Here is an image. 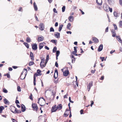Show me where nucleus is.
<instances>
[{
  "mask_svg": "<svg viewBox=\"0 0 122 122\" xmlns=\"http://www.w3.org/2000/svg\"><path fill=\"white\" fill-rule=\"evenodd\" d=\"M32 106L33 109L37 111L38 109V107L36 104L33 103L32 104Z\"/></svg>",
  "mask_w": 122,
  "mask_h": 122,
  "instance_id": "nucleus-4",
  "label": "nucleus"
},
{
  "mask_svg": "<svg viewBox=\"0 0 122 122\" xmlns=\"http://www.w3.org/2000/svg\"><path fill=\"white\" fill-rule=\"evenodd\" d=\"M4 103L6 104H9V101L6 98H5L4 99Z\"/></svg>",
  "mask_w": 122,
  "mask_h": 122,
  "instance_id": "nucleus-25",
  "label": "nucleus"
},
{
  "mask_svg": "<svg viewBox=\"0 0 122 122\" xmlns=\"http://www.w3.org/2000/svg\"><path fill=\"white\" fill-rule=\"evenodd\" d=\"M74 17L73 16H70L68 18L69 21L70 22H72L74 20Z\"/></svg>",
  "mask_w": 122,
  "mask_h": 122,
  "instance_id": "nucleus-14",
  "label": "nucleus"
},
{
  "mask_svg": "<svg viewBox=\"0 0 122 122\" xmlns=\"http://www.w3.org/2000/svg\"><path fill=\"white\" fill-rule=\"evenodd\" d=\"M40 76V75H39V74L37 73H36L34 75V76H33V79H34V77L35 76V78H36V76Z\"/></svg>",
  "mask_w": 122,
  "mask_h": 122,
  "instance_id": "nucleus-47",
  "label": "nucleus"
},
{
  "mask_svg": "<svg viewBox=\"0 0 122 122\" xmlns=\"http://www.w3.org/2000/svg\"><path fill=\"white\" fill-rule=\"evenodd\" d=\"M24 44L25 45L27 49L29 48V44L28 43L25 42L24 43Z\"/></svg>",
  "mask_w": 122,
  "mask_h": 122,
  "instance_id": "nucleus-31",
  "label": "nucleus"
},
{
  "mask_svg": "<svg viewBox=\"0 0 122 122\" xmlns=\"http://www.w3.org/2000/svg\"><path fill=\"white\" fill-rule=\"evenodd\" d=\"M65 6H64L62 8V11L63 12L65 11Z\"/></svg>",
  "mask_w": 122,
  "mask_h": 122,
  "instance_id": "nucleus-42",
  "label": "nucleus"
},
{
  "mask_svg": "<svg viewBox=\"0 0 122 122\" xmlns=\"http://www.w3.org/2000/svg\"><path fill=\"white\" fill-rule=\"evenodd\" d=\"M96 3L100 5H101L102 4V0H96Z\"/></svg>",
  "mask_w": 122,
  "mask_h": 122,
  "instance_id": "nucleus-19",
  "label": "nucleus"
},
{
  "mask_svg": "<svg viewBox=\"0 0 122 122\" xmlns=\"http://www.w3.org/2000/svg\"><path fill=\"white\" fill-rule=\"evenodd\" d=\"M69 101H70V102L71 103H73V102L71 101V97H70L69 98Z\"/></svg>",
  "mask_w": 122,
  "mask_h": 122,
  "instance_id": "nucleus-52",
  "label": "nucleus"
},
{
  "mask_svg": "<svg viewBox=\"0 0 122 122\" xmlns=\"http://www.w3.org/2000/svg\"><path fill=\"white\" fill-rule=\"evenodd\" d=\"M26 41L28 43H29L31 41V39L30 37H27L26 39Z\"/></svg>",
  "mask_w": 122,
  "mask_h": 122,
  "instance_id": "nucleus-33",
  "label": "nucleus"
},
{
  "mask_svg": "<svg viewBox=\"0 0 122 122\" xmlns=\"http://www.w3.org/2000/svg\"><path fill=\"white\" fill-rule=\"evenodd\" d=\"M55 66L57 67H58V64L56 61L55 62Z\"/></svg>",
  "mask_w": 122,
  "mask_h": 122,
  "instance_id": "nucleus-57",
  "label": "nucleus"
},
{
  "mask_svg": "<svg viewBox=\"0 0 122 122\" xmlns=\"http://www.w3.org/2000/svg\"><path fill=\"white\" fill-rule=\"evenodd\" d=\"M49 55H47L46 57V60L45 62V65H46V64L47 62L49 60Z\"/></svg>",
  "mask_w": 122,
  "mask_h": 122,
  "instance_id": "nucleus-27",
  "label": "nucleus"
},
{
  "mask_svg": "<svg viewBox=\"0 0 122 122\" xmlns=\"http://www.w3.org/2000/svg\"><path fill=\"white\" fill-rule=\"evenodd\" d=\"M4 108L3 106H1L0 107V113H1L2 111L4 109Z\"/></svg>",
  "mask_w": 122,
  "mask_h": 122,
  "instance_id": "nucleus-35",
  "label": "nucleus"
},
{
  "mask_svg": "<svg viewBox=\"0 0 122 122\" xmlns=\"http://www.w3.org/2000/svg\"><path fill=\"white\" fill-rule=\"evenodd\" d=\"M56 56H59L60 54V51H57L56 52Z\"/></svg>",
  "mask_w": 122,
  "mask_h": 122,
  "instance_id": "nucleus-38",
  "label": "nucleus"
},
{
  "mask_svg": "<svg viewBox=\"0 0 122 122\" xmlns=\"http://www.w3.org/2000/svg\"><path fill=\"white\" fill-rule=\"evenodd\" d=\"M44 46L43 43H41L39 45V49L40 50H41L42 49Z\"/></svg>",
  "mask_w": 122,
  "mask_h": 122,
  "instance_id": "nucleus-24",
  "label": "nucleus"
},
{
  "mask_svg": "<svg viewBox=\"0 0 122 122\" xmlns=\"http://www.w3.org/2000/svg\"><path fill=\"white\" fill-rule=\"evenodd\" d=\"M75 58H74V59H72V63H74L75 62Z\"/></svg>",
  "mask_w": 122,
  "mask_h": 122,
  "instance_id": "nucleus-53",
  "label": "nucleus"
},
{
  "mask_svg": "<svg viewBox=\"0 0 122 122\" xmlns=\"http://www.w3.org/2000/svg\"><path fill=\"white\" fill-rule=\"evenodd\" d=\"M23 74V72H22V73H21V75H20V79H21H21L23 80L25 78V77L26 76V74H24V75H25V77H23L22 76V75Z\"/></svg>",
  "mask_w": 122,
  "mask_h": 122,
  "instance_id": "nucleus-28",
  "label": "nucleus"
},
{
  "mask_svg": "<svg viewBox=\"0 0 122 122\" xmlns=\"http://www.w3.org/2000/svg\"><path fill=\"white\" fill-rule=\"evenodd\" d=\"M108 8L109 9V10L110 12H112V8H110V7H108Z\"/></svg>",
  "mask_w": 122,
  "mask_h": 122,
  "instance_id": "nucleus-58",
  "label": "nucleus"
},
{
  "mask_svg": "<svg viewBox=\"0 0 122 122\" xmlns=\"http://www.w3.org/2000/svg\"><path fill=\"white\" fill-rule=\"evenodd\" d=\"M34 64V62L32 61H30L29 63V65L30 66H31L33 65Z\"/></svg>",
  "mask_w": 122,
  "mask_h": 122,
  "instance_id": "nucleus-37",
  "label": "nucleus"
},
{
  "mask_svg": "<svg viewBox=\"0 0 122 122\" xmlns=\"http://www.w3.org/2000/svg\"><path fill=\"white\" fill-rule=\"evenodd\" d=\"M113 25L114 26V29L115 30H117V25L115 24H113Z\"/></svg>",
  "mask_w": 122,
  "mask_h": 122,
  "instance_id": "nucleus-45",
  "label": "nucleus"
},
{
  "mask_svg": "<svg viewBox=\"0 0 122 122\" xmlns=\"http://www.w3.org/2000/svg\"><path fill=\"white\" fill-rule=\"evenodd\" d=\"M114 15L116 17H117L119 16V14L116 12H114L113 13Z\"/></svg>",
  "mask_w": 122,
  "mask_h": 122,
  "instance_id": "nucleus-26",
  "label": "nucleus"
},
{
  "mask_svg": "<svg viewBox=\"0 0 122 122\" xmlns=\"http://www.w3.org/2000/svg\"><path fill=\"white\" fill-rule=\"evenodd\" d=\"M22 8L21 7H20L18 9V11H20L22 12L23 10L22 9Z\"/></svg>",
  "mask_w": 122,
  "mask_h": 122,
  "instance_id": "nucleus-50",
  "label": "nucleus"
},
{
  "mask_svg": "<svg viewBox=\"0 0 122 122\" xmlns=\"http://www.w3.org/2000/svg\"><path fill=\"white\" fill-rule=\"evenodd\" d=\"M45 49H47L48 50H49V48L46 46H45Z\"/></svg>",
  "mask_w": 122,
  "mask_h": 122,
  "instance_id": "nucleus-60",
  "label": "nucleus"
},
{
  "mask_svg": "<svg viewBox=\"0 0 122 122\" xmlns=\"http://www.w3.org/2000/svg\"><path fill=\"white\" fill-rule=\"evenodd\" d=\"M108 2L110 5H112L113 4L112 0H108Z\"/></svg>",
  "mask_w": 122,
  "mask_h": 122,
  "instance_id": "nucleus-40",
  "label": "nucleus"
},
{
  "mask_svg": "<svg viewBox=\"0 0 122 122\" xmlns=\"http://www.w3.org/2000/svg\"><path fill=\"white\" fill-rule=\"evenodd\" d=\"M44 39L43 36H41L38 37V42H40L42 41Z\"/></svg>",
  "mask_w": 122,
  "mask_h": 122,
  "instance_id": "nucleus-13",
  "label": "nucleus"
},
{
  "mask_svg": "<svg viewBox=\"0 0 122 122\" xmlns=\"http://www.w3.org/2000/svg\"><path fill=\"white\" fill-rule=\"evenodd\" d=\"M13 122H17L15 119H12Z\"/></svg>",
  "mask_w": 122,
  "mask_h": 122,
  "instance_id": "nucleus-64",
  "label": "nucleus"
},
{
  "mask_svg": "<svg viewBox=\"0 0 122 122\" xmlns=\"http://www.w3.org/2000/svg\"><path fill=\"white\" fill-rule=\"evenodd\" d=\"M58 72L57 69H56L55 71V73L54 74V76L55 79H56L57 78L58 76Z\"/></svg>",
  "mask_w": 122,
  "mask_h": 122,
  "instance_id": "nucleus-7",
  "label": "nucleus"
},
{
  "mask_svg": "<svg viewBox=\"0 0 122 122\" xmlns=\"http://www.w3.org/2000/svg\"><path fill=\"white\" fill-rule=\"evenodd\" d=\"M32 97V94L31 93L30 94V96L29 98L30 100H33Z\"/></svg>",
  "mask_w": 122,
  "mask_h": 122,
  "instance_id": "nucleus-49",
  "label": "nucleus"
},
{
  "mask_svg": "<svg viewBox=\"0 0 122 122\" xmlns=\"http://www.w3.org/2000/svg\"><path fill=\"white\" fill-rule=\"evenodd\" d=\"M69 110L68 109H66V111L64 114V115L66 117H67L69 115Z\"/></svg>",
  "mask_w": 122,
  "mask_h": 122,
  "instance_id": "nucleus-15",
  "label": "nucleus"
},
{
  "mask_svg": "<svg viewBox=\"0 0 122 122\" xmlns=\"http://www.w3.org/2000/svg\"><path fill=\"white\" fill-rule=\"evenodd\" d=\"M33 5L34 10L35 11H37L38 10V8L35 2H34L33 3Z\"/></svg>",
  "mask_w": 122,
  "mask_h": 122,
  "instance_id": "nucleus-22",
  "label": "nucleus"
},
{
  "mask_svg": "<svg viewBox=\"0 0 122 122\" xmlns=\"http://www.w3.org/2000/svg\"><path fill=\"white\" fill-rule=\"evenodd\" d=\"M63 26V25H59V32L61 31L62 27Z\"/></svg>",
  "mask_w": 122,
  "mask_h": 122,
  "instance_id": "nucleus-29",
  "label": "nucleus"
},
{
  "mask_svg": "<svg viewBox=\"0 0 122 122\" xmlns=\"http://www.w3.org/2000/svg\"><path fill=\"white\" fill-rule=\"evenodd\" d=\"M30 56L31 57V59L32 61L34 60V56L33 53L32 52H30Z\"/></svg>",
  "mask_w": 122,
  "mask_h": 122,
  "instance_id": "nucleus-20",
  "label": "nucleus"
},
{
  "mask_svg": "<svg viewBox=\"0 0 122 122\" xmlns=\"http://www.w3.org/2000/svg\"><path fill=\"white\" fill-rule=\"evenodd\" d=\"M100 59L101 60V61H103L105 57H100Z\"/></svg>",
  "mask_w": 122,
  "mask_h": 122,
  "instance_id": "nucleus-48",
  "label": "nucleus"
},
{
  "mask_svg": "<svg viewBox=\"0 0 122 122\" xmlns=\"http://www.w3.org/2000/svg\"><path fill=\"white\" fill-rule=\"evenodd\" d=\"M21 111L22 112H24L26 110L25 107L24 105L22 104L21 106Z\"/></svg>",
  "mask_w": 122,
  "mask_h": 122,
  "instance_id": "nucleus-16",
  "label": "nucleus"
},
{
  "mask_svg": "<svg viewBox=\"0 0 122 122\" xmlns=\"http://www.w3.org/2000/svg\"><path fill=\"white\" fill-rule=\"evenodd\" d=\"M83 109L81 110L80 111V113L81 114H83Z\"/></svg>",
  "mask_w": 122,
  "mask_h": 122,
  "instance_id": "nucleus-59",
  "label": "nucleus"
},
{
  "mask_svg": "<svg viewBox=\"0 0 122 122\" xmlns=\"http://www.w3.org/2000/svg\"><path fill=\"white\" fill-rule=\"evenodd\" d=\"M119 26L120 27H122V21H120L119 23Z\"/></svg>",
  "mask_w": 122,
  "mask_h": 122,
  "instance_id": "nucleus-39",
  "label": "nucleus"
},
{
  "mask_svg": "<svg viewBox=\"0 0 122 122\" xmlns=\"http://www.w3.org/2000/svg\"><path fill=\"white\" fill-rule=\"evenodd\" d=\"M37 73L39 74V75L41 76L42 74L41 73V71L39 69H38L37 70Z\"/></svg>",
  "mask_w": 122,
  "mask_h": 122,
  "instance_id": "nucleus-34",
  "label": "nucleus"
},
{
  "mask_svg": "<svg viewBox=\"0 0 122 122\" xmlns=\"http://www.w3.org/2000/svg\"><path fill=\"white\" fill-rule=\"evenodd\" d=\"M56 33L54 34L55 36H56L57 38L60 37V33L58 32H56Z\"/></svg>",
  "mask_w": 122,
  "mask_h": 122,
  "instance_id": "nucleus-23",
  "label": "nucleus"
},
{
  "mask_svg": "<svg viewBox=\"0 0 122 122\" xmlns=\"http://www.w3.org/2000/svg\"><path fill=\"white\" fill-rule=\"evenodd\" d=\"M57 41L56 40H51V42H52L53 43L55 44L56 45V43L57 42Z\"/></svg>",
  "mask_w": 122,
  "mask_h": 122,
  "instance_id": "nucleus-30",
  "label": "nucleus"
},
{
  "mask_svg": "<svg viewBox=\"0 0 122 122\" xmlns=\"http://www.w3.org/2000/svg\"><path fill=\"white\" fill-rule=\"evenodd\" d=\"M15 103L16 104H19V102L18 100H16L15 101Z\"/></svg>",
  "mask_w": 122,
  "mask_h": 122,
  "instance_id": "nucleus-62",
  "label": "nucleus"
},
{
  "mask_svg": "<svg viewBox=\"0 0 122 122\" xmlns=\"http://www.w3.org/2000/svg\"><path fill=\"white\" fill-rule=\"evenodd\" d=\"M111 32L112 34V36L113 37H115L116 35V33L115 32V30L113 29H112L111 30Z\"/></svg>",
  "mask_w": 122,
  "mask_h": 122,
  "instance_id": "nucleus-17",
  "label": "nucleus"
},
{
  "mask_svg": "<svg viewBox=\"0 0 122 122\" xmlns=\"http://www.w3.org/2000/svg\"><path fill=\"white\" fill-rule=\"evenodd\" d=\"M109 27H107L105 29V31L106 32H107L108 31V29Z\"/></svg>",
  "mask_w": 122,
  "mask_h": 122,
  "instance_id": "nucleus-55",
  "label": "nucleus"
},
{
  "mask_svg": "<svg viewBox=\"0 0 122 122\" xmlns=\"http://www.w3.org/2000/svg\"><path fill=\"white\" fill-rule=\"evenodd\" d=\"M39 26V29L41 31H42L44 30V24L42 23H40Z\"/></svg>",
  "mask_w": 122,
  "mask_h": 122,
  "instance_id": "nucleus-3",
  "label": "nucleus"
},
{
  "mask_svg": "<svg viewBox=\"0 0 122 122\" xmlns=\"http://www.w3.org/2000/svg\"><path fill=\"white\" fill-rule=\"evenodd\" d=\"M80 11L81 12L82 14V15H84V12H83L82 10L81 9H79Z\"/></svg>",
  "mask_w": 122,
  "mask_h": 122,
  "instance_id": "nucleus-61",
  "label": "nucleus"
},
{
  "mask_svg": "<svg viewBox=\"0 0 122 122\" xmlns=\"http://www.w3.org/2000/svg\"><path fill=\"white\" fill-rule=\"evenodd\" d=\"M69 73V71L68 70H66L63 72V75L65 76H67Z\"/></svg>",
  "mask_w": 122,
  "mask_h": 122,
  "instance_id": "nucleus-8",
  "label": "nucleus"
},
{
  "mask_svg": "<svg viewBox=\"0 0 122 122\" xmlns=\"http://www.w3.org/2000/svg\"><path fill=\"white\" fill-rule=\"evenodd\" d=\"M56 107L57 109L59 110H61L62 108V105L61 104H59L58 106H56Z\"/></svg>",
  "mask_w": 122,
  "mask_h": 122,
  "instance_id": "nucleus-21",
  "label": "nucleus"
},
{
  "mask_svg": "<svg viewBox=\"0 0 122 122\" xmlns=\"http://www.w3.org/2000/svg\"><path fill=\"white\" fill-rule=\"evenodd\" d=\"M36 78L35 76L34 77V79H33V83L34 85H36Z\"/></svg>",
  "mask_w": 122,
  "mask_h": 122,
  "instance_id": "nucleus-46",
  "label": "nucleus"
},
{
  "mask_svg": "<svg viewBox=\"0 0 122 122\" xmlns=\"http://www.w3.org/2000/svg\"><path fill=\"white\" fill-rule=\"evenodd\" d=\"M104 77L103 76H101V78H100V80H104Z\"/></svg>",
  "mask_w": 122,
  "mask_h": 122,
  "instance_id": "nucleus-56",
  "label": "nucleus"
},
{
  "mask_svg": "<svg viewBox=\"0 0 122 122\" xmlns=\"http://www.w3.org/2000/svg\"><path fill=\"white\" fill-rule=\"evenodd\" d=\"M7 77L8 78H10V76L9 74L8 73H7L6 74Z\"/></svg>",
  "mask_w": 122,
  "mask_h": 122,
  "instance_id": "nucleus-51",
  "label": "nucleus"
},
{
  "mask_svg": "<svg viewBox=\"0 0 122 122\" xmlns=\"http://www.w3.org/2000/svg\"><path fill=\"white\" fill-rule=\"evenodd\" d=\"M116 37L117 38V40L120 43H122V41L121 37L119 36H116Z\"/></svg>",
  "mask_w": 122,
  "mask_h": 122,
  "instance_id": "nucleus-18",
  "label": "nucleus"
},
{
  "mask_svg": "<svg viewBox=\"0 0 122 122\" xmlns=\"http://www.w3.org/2000/svg\"><path fill=\"white\" fill-rule=\"evenodd\" d=\"M103 45L102 44H100L99 46L97 51L99 52H100L103 49Z\"/></svg>",
  "mask_w": 122,
  "mask_h": 122,
  "instance_id": "nucleus-12",
  "label": "nucleus"
},
{
  "mask_svg": "<svg viewBox=\"0 0 122 122\" xmlns=\"http://www.w3.org/2000/svg\"><path fill=\"white\" fill-rule=\"evenodd\" d=\"M32 49L34 50H36L37 49V45L36 43L32 44Z\"/></svg>",
  "mask_w": 122,
  "mask_h": 122,
  "instance_id": "nucleus-6",
  "label": "nucleus"
},
{
  "mask_svg": "<svg viewBox=\"0 0 122 122\" xmlns=\"http://www.w3.org/2000/svg\"><path fill=\"white\" fill-rule=\"evenodd\" d=\"M57 109V107L55 105L54 106L52 107L51 109V111L52 112H56Z\"/></svg>",
  "mask_w": 122,
  "mask_h": 122,
  "instance_id": "nucleus-9",
  "label": "nucleus"
},
{
  "mask_svg": "<svg viewBox=\"0 0 122 122\" xmlns=\"http://www.w3.org/2000/svg\"><path fill=\"white\" fill-rule=\"evenodd\" d=\"M53 11L56 13H57V11L56 10V9L55 8H54L53 9Z\"/></svg>",
  "mask_w": 122,
  "mask_h": 122,
  "instance_id": "nucleus-54",
  "label": "nucleus"
},
{
  "mask_svg": "<svg viewBox=\"0 0 122 122\" xmlns=\"http://www.w3.org/2000/svg\"><path fill=\"white\" fill-rule=\"evenodd\" d=\"M108 7H109L106 4H104L103 6V8L104 10L107 12L108 11Z\"/></svg>",
  "mask_w": 122,
  "mask_h": 122,
  "instance_id": "nucleus-11",
  "label": "nucleus"
},
{
  "mask_svg": "<svg viewBox=\"0 0 122 122\" xmlns=\"http://www.w3.org/2000/svg\"><path fill=\"white\" fill-rule=\"evenodd\" d=\"M56 50L57 47L56 46L54 47L53 50V53H55L56 51Z\"/></svg>",
  "mask_w": 122,
  "mask_h": 122,
  "instance_id": "nucleus-36",
  "label": "nucleus"
},
{
  "mask_svg": "<svg viewBox=\"0 0 122 122\" xmlns=\"http://www.w3.org/2000/svg\"><path fill=\"white\" fill-rule=\"evenodd\" d=\"M3 92L5 93H6L8 92L7 90L5 88H4L3 89Z\"/></svg>",
  "mask_w": 122,
  "mask_h": 122,
  "instance_id": "nucleus-41",
  "label": "nucleus"
},
{
  "mask_svg": "<svg viewBox=\"0 0 122 122\" xmlns=\"http://www.w3.org/2000/svg\"><path fill=\"white\" fill-rule=\"evenodd\" d=\"M45 59L44 58L42 59L41 60V61L40 64V66L41 68H43L44 67H45L46 66V65L45 64H42L44 63V62Z\"/></svg>",
  "mask_w": 122,
  "mask_h": 122,
  "instance_id": "nucleus-1",
  "label": "nucleus"
},
{
  "mask_svg": "<svg viewBox=\"0 0 122 122\" xmlns=\"http://www.w3.org/2000/svg\"><path fill=\"white\" fill-rule=\"evenodd\" d=\"M54 30L53 28L52 27H51L50 29V31L51 32H54Z\"/></svg>",
  "mask_w": 122,
  "mask_h": 122,
  "instance_id": "nucleus-43",
  "label": "nucleus"
},
{
  "mask_svg": "<svg viewBox=\"0 0 122 122\" xmlns=\"http://www.w3.org/2000/svg\"><path fill=\"white\" fill-rule=\"evenodd\" d=\"M13 108L15 109V111H13L11 110V111L14 113H19L21 112V110H17V109L15 107H13Z\"/></svg>",
  "mask_w": 122,
  "mask_h": 122,
  "instance_id": "nucleus-2",
  "label": "nucleus"
},
{
  "mask_svg": "<svg viewBox=\"0 0 122 122\" xmlns=\"http://www.w3.org/2000/svg\"><path fill=\"white\" fill-rule=\"evenodd\" d=\"M93 82L91 81L89 83L88 85L87 86V89L89 91L91 87L92 86Z\"/></svg>",
  "mask_w": 122,
  "mask_h": 122,
  "instance_id": "nucleus-5",
  "label": "nucleus"
},
{
  "mask_svg": "<svg viewBox=\"0 0 122 122\" xmlns=\"http://www.w3.org/2000/svg\"><path fill=\"white\" fill-rule=\"evenodd\" d=\"M71 25L70 23H68V25L67 26V28L69 30H70V27L71 26Z\"/></svg>",
  "mask_w": 122,
  "mask_h": 122,
  "instance_id": "nucleus-32",
  "label": "nucleus"
},
{
  "mask_svg": "<svg viewBox=\"0 0 122 122\" xmlns=\"http://www.w3.org/2000/svg\"><path fill=\"white\" fill-rule=\"evenodd\" d=\"M17 91L19 92L21 91V89L20 87L19 86H18L17 87Z\"/></svg>",
  "mask_w": 122,
  "mask_h": 122,
  "instance_id": "nucleus-44",
  "label": "nucleus"
},
{
  "mask_svg": "<svg viewBox=\"0 0 122 122\" xmlns=\"http://www.w3.org/2000/svg\"><path fill=\"white\" fill-rule=\"evenodd\" d=\"M120 4L122 6V0H119Z\"/></svg>",
  "mask_w": 122,
  "mask_h": 122,
  "instance_id": "nucleus-63",
  "label": "nucleus"
},
{
  "mask_svg": "<svg viewBox=\"0 0 122 122\" xmlns=\"http://www.w3.org/2000/svg\"><path fill=\"white\" fill-rule=\"evenodd\" d=\"M92 40L94 41V42L95 43H98L99 42L98 40L95 37H93L92 38Z\"/></svg>",
  "mask_w": 122,
  "mask_h": 122,
  "instance_id": "nucleus-10",
  "label": "nucleus"
}]
</instances>
